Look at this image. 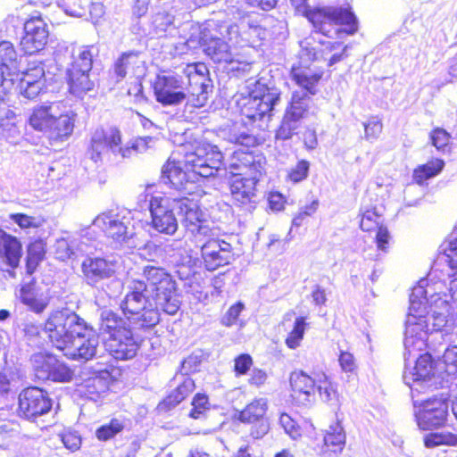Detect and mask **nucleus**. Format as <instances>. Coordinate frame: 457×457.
I'll list each match as a JSON object with an SVG mask.
<instances>
[{"label": "nucleus", "mask_w": 457, "mask_h": 457, "mask_svg": "<svg viewBox=\"0 0 457 457\" xmlns=\"http://www.w3.org/2000/svg\"><path fill=\"white\" fill-rule=\"evenodd\" d=\"M179 304L176 281L171 275L164 268L146 265L141 278L130 281L120 309L140 328H150L160 321L159 307L165 313L174 315Z\"/></svg>", "instance_id": "f257e3e1"}, {"label": "nucleus", "mask_w": 457, "mask_h": 457, "mask_svg": "<svg viewBox=\"0 0 457 457\" xmlns=\"http://www.w3.org/2000/svg\"><path fill=\"white\" fill-rule=\"evenodd\" d=\"M183 72L187 78L186 86L182 77L178 74H157L152 84L155 100L163 106L178 105L185 100L195 108L204 106L208 100L207 66L203 62H189Z\"/></svg>", "instance_id": "f03ea898"}, {"label": "nucleus", "mask_w": 457, "mask_h": 457, "mask_svg": "<svg viewBox=\"0 0 457 457\" xmlns=\"http://www.w3.org/2000/svg\"><path fill=\"white\" fill-rule=\"evenodd\" d=\"M183 213L182 224L186 236L194 242H205L201 246L202 258L206 270L213 271L229 263L231 245L229 243L214 238L213 228L209 226L200 207L187 197L174 199Z\"/></svg>", "instance_id": "7ed1b4c3"}, {"label": "nucleus", "mask_w": 457, "mask_h": 457, "mask_svg": "<svg viewBox=\"0 0 457 457\" xmlns=\"http://www.w3.org/2000/svg\"><path fill=\"white\" fill-rule=\"evenodd\" d=\"M323 47L316 49L304 46L301 49L298 62L290 68L289 75L296 86L303 89L306 96H314L324 77V71L315 65L319 61H327L331 67L348 57L349 46L342 41L326 42Z\"/></svg>", "instance_id": "20e7f679"}, {"label": "nucleus", "mask_w": 457, "mask_h": 457, "mask_svg": "<svg viewBox=\"0 0 457 457\" xmlns=\"http://www.w3.org/2000/svg\"><path fill=\"white\" fill-rule=\"evenodd\" d=\"M303 16L316 33L327 37L335 35L339 38L342 34L352 36L359 30L358 18L350 4L306 8Z\"/></svg>", "instance_id": "39448f33"}, {"label": "nucleus", "mask_w": 457, "mask_h": 457, "mask_svg": "<svg viewBox=\"0 0 457 457\" xmlns=\"http://www.w3.org/2000/svg\"><path fill=\"white\" fill-rule=\"evenodd\" d=\"M99 329L106 336L105 350L115 360L128 361L137 355L140 344L122 317L112 311L103 312Z\"/></svg>", "instance_id": "423d86ee"}, {"label": "nucleus", "mask_w": 457, "mask_h": 457, "mask_svg": "<svg viewBox=\"0 0 457 457\" xmlns=\"http://www.w3.org/2000/svg\"><path fill=\"white\" fill-rule=\"evenodd\" d=\"M45 330L53 345L62 351L69 348L68 344L72 339L88 336L92 327L76 312L58 310L49 315Z\"/></svg>", "instance_id": "0eeeda50"}, {"label": "nucleus", "mask_w": 457, "mask_h": 457, "mask_svg": "<svg viewBox=\"0 0 457 457\" xmlns=\"http://www.w3.org/2000/svg\"><path fill=\"white\" fill-rule=\"evenodd\" d=\"M28 124L32 129L47 135L52 140L62 141L73 132L75 114L67 112L56 113L52 104H40L31 109Z\"/></svg>", "instance_id": "6e6552de"}, {"label": "nucleus", "mask_w": 457, "mask_h": 457, "mask_svg": "<svg viewBox=\"0 0 457 457\" xmlns=\"http://www.w3.org/2000/svg\"><path fill=\"white\" fill-rule=\"evenodd\" d=\"M235 25L212 21L200 30L198 44L204 54L215 63H232L234 54L229 45Z\"/></svg>", "instance_id": "1a4fd4ad"}, {"label": "nucleus", "mask_w": 457, "mask_h": 457, "mask_svg": "<svg viewBox=\"0 0 457 457\" xmlns=\"http://www.w3.org/2000/svg\"><path fill=\"white\" fill-rule=\"evenodd\" d=\"M175 154L182 157L185 169L192 173L195 179L215 175L223 159L218 146L208 143L196 145L194 151L182 147Z\"/></svg>", "instance_id": "9d476101"}, {"label": "nucleus", "mask_w": 457, "mask_h": 457, "mask_svg": "<svg viewBox=\"0 0 457 457\" xmlns=\"http://www.w3.org/2000/svg\"><path fill=\"white\" fill-rule=\"evenodd\" d=\"M91 49L92 47L88 46H82L66 71L68 90L71 95L79 97L93 90L95 87L94 81L89 78L93 67Z\"/></svg>", "instance_id": "9b49d317"}, {"label": "nucleus", "mask_w": 457, "mask_h": 457, "mask_svg": "<svg viewBox=\"0 0 457 457\" xmlns=\"http://www.w3.org/2000/svg\"><path fill=\"white\" fill-rule=\"evenodd\" d=\"M121 376L122 369L110 364L85 378L79 385V392L85 398L97 402L111 392L112 386L120 381Z\"/></svg>", "instance_id": "f8f14e48"}, {"label": "nucleus", "mask_w": 457, "mask_h": 457, "mask_svg": "<svg viewBox=\"0 0 457 457\" xmlns=\"http://www.w3.org/2000/svg\"><path fill=\"white\" fill-rule=\"evenodd\" d=\"M49 31L42 13L35 11L29 14L23 22V33L20 39V48L26 55L40 53L47 45Z\"/></svg>", "instance_id": "ddd939ff"}, {"label": "nucleus", "mask_w": 457, "mask_h": 457, "mask_svg": "<svg viewBox=\"0 0 457 457\" xmlns=\"http://www.w3.org/2000/svg\"><path fill=\"white\" fill-rule=\"evenodd\" d=\"M53 403L46 391L37 386H28L18 396L17 414L34 421L52 410Z\"/></svg>", "instance_id": "4468645a"}, {"label": "nucleus", "mask_w": 457, "mask_h": 457, "mask_svg": "<svg viewBox=\"0 0 457 457\" xmlns=\"http://www.w3.org/2000/svg\"><path fill=\"white\" fill-rule=\"evenodd\" d=\"M359 228L365 234H374V242L377 249L382 253H387L392 237L387 226L384 223L383 216L377 210L376 206L361 208L358 213Z\"/></svg>", "instance_id": "2eb2a0df"}, {"label": "nucleus", "mask_w": 457, "mask_h": 457, "mask_svg": "<svg viewBox=\"0 0 457 457\" xmlns=\"http://www.w3.org/2000/svg\"><path fill=\"white\" fill-rule=\"evenodd\" d=\"M278 100L279 94L271 92L265 85H258L245 98L241 112L249 120H260L265 115H271L273 106Z\"/></svg>", "instance_id": "dca6fc26"}, {"label": "nucleus", "mask_w": 457, "mask_h": 457, "mask_svg": "<svg viewBox=\"0 0 457 457\" xmlns=\"http://www.w3.org/2000/svg\"><path fill=\"white\" fill-rule=\"evenodd\" d=\"M429 304L425 291L419 288V295L411 293L410 296L409 312L405 320V337H414L428 329V316Z\"/></svg>", "instance_id": "f3484780"}, {"label": "nucleus", "mask_w": 457, "mask_h": 457, "mask_svg": "<svg viewBox=\"0 0 457 457\" xmlns=\"http://www.w3.org/2000/svg\"><path fill=\"white\" fill-rule=\"evenodd\" d=\"M448 401L433 397L423 401L415 413L418 426L423 430L442 428L448 417Z\"/></svg>", "instance_id": "a211bd4d"}, {"label": "nucleus", "mask_w": 457, "mask_h": 457, "mask_svg": "<svg viewBox=\"0 0 457 457\" xmlns=\"http://www.w3.org/2000/svg\"><path fill=\"white\" fill-rule=\"evenodd\" d=\"M268 408L266 398H253L237 415V420L241 423L257 425L250 431V436L254 439L262 438L270 430L266 417Z\"/></svg>", "instance_id": "6ab92c4d"}, {"label": "nucleus", "mask_w": 457, "mask_h": 457, "mask_svg": "<svg viewBox=\"0 0 457 457\" xmlns=\"http://www.w3.org/2000/svg\"><path fill=\"white\" fill-rule=\"evenodd\" d=\"M23 246L20 238L0 228V270L9 278H16V270L21 267Z\"/></svg>", "instance_id": "aec40b11"}, {"label": "nucleus", "mask_w": 457, "mask_h": 457, "mask_svg": "<svg viewBox=\"0 0 457 457\" xmlns=\"http://www.w3.org/2000/svg\"><path fill=\"white\" fill-rule=\"evenodd\" d=\"M319 370L308 373L303 370H294L289 376L292 399L299 405H307L314 401Z\"/></svg>", "instance_id": "412c9836"}, {"label": "nucleus", "mask_w": 457, "mask_h": 457, "mask_svg": "<svg viewBox=\"0 0 457 457\" xmlns=\"http://www.w3.org/2000/svg\"><path fill=\"white\" fill-rule=\"evenodd\" d=\"M266 158L256 150L237 148L230 158V168L238 170L237 174L247 176H262L264 172Z\"/></svg>", "instance_id": "4be33fe9"}, {"label": "nucleus", "mask_w": 457, "mask_h": 457, "mask_svg": "<svg viewBox=\"0 0 457 457\" xmlns=\"http://www.w3.org/2000/svg\"><path fill=\"white\" fill-rule=\"evenodd\" d=\"M261 176L234 174L229 182V191L234 204L240 207H252L255 203L257 183Z\"/></svg>", "instance_id": "5701e85b"}, {"label": "nucleus", "mask_w": 457, "mask_h": 457, "mask_svg": "<svg viewBox=\"0 0 457 457\" xmlns=\"http://www.w3.org/2000/svg\"><path fill=\"white\" fill-rule=\"evenodd\" d=\"M121 145L120 131L115 127L96 129L91 138L89 154L90 158L97 161L104 152L114 150Z\"/></svg>", "instance_id": "b1692460"}, {"label": "nucleus", "mask_w": 457, "mask_h": 457, "mask_svg": "<svg viewBox=\"0 0 457 457\" xmlns=\"http://www.w3.org/2000/svg\"><path fill=\"white\" fill-rule=\"evenodd\" d=\"M36 371L38 376L54 382H70L74 377V371L67 364L52 355L42 356Z\"/></svg>", "instance_id": "393cba45"}, {"label": "nucleus", "mask_w": 457, "mask_h": 457, "mask_svg": "<svg viewBox=\"0 0 457 457\" xmlns=\"http://www.w3.org/2000/svg\"><path fill=\"white\" fill-rule=\"evenodd\" d=\"M181 156L170 158L162 169V179L166 184L176 190L185 189L186 185L194 179L190 171L185 169Z\"/></svg>", "instance_id": "a878e982"}, {"label": "nucleus", "mask_w": 457, "mask_h": 457, "mask_svg": "<svg viewBox=\"0 0 457 457\" xmlns=\"http://www.w3.org/2000/svg\"><path fill=\"white\" fill-rule=\"evenodd\" d=\"M69 348L62 349L63 355L71 360L88 361L92 359L96 353L97 340L94 337V328L92 332L84 337L72 339L70 341Z\"/></svg>", "instance_id": "bb28decb"}, {"label": "nucleus", "mask_w": 457, "mask_h": 457, "mask_svg": "<svg viewBox=\"0 0 457 457\" xmlns=\"http://www.w3.org/2000/svg\"><path fill=\"white\" fill-rule=\"evenodd\" d=\"M45 72L42 67H33L26 71L20 79L21 94L29 100L37 97L44 87Z\"/></svg>", "instance_id": "cd10ccee"}, {"label": "nucleus", "mask_w": 457, "mask_h": 457, "mask_svg": "<svg viewBox=\"0 0 457 457\" xmlns=\"http://www.w3.org/2000/svg\"><path fill=\"white\" fill-rule=\"evenodd\" d=\"M195 380L191 378H184L173 390H171L158 404L161 411H168L186 400L195 389Z\"/></svg>", "instance_id": "c85d7f7f"}, {"label": "nucleus", "mask_w": 457, "mask_h": 457, "mask_svg": "<svg viewBox=\"0 0 457 457\" xmlns=\"http://www.w3.org/2000/svg\"><path fill=\"white\" fill-rule=\"evenodd\" d=\"M316 394L322 402L328 404H336L340 400L338 383L323 370H319Z\"/></svg>", "instance_id": "c756f323"}, {"label": "nucleus", "mask_w": 457, "mask_h": 457, "mask_svg": "<svg viewBox=\"0 0 457 457\" xmlns=\"http://www.w3.org/2000/svg\"><path fill=\"white\" fill-rule=\"evenodd\" d=\"M46 242L42 238L31 240L26 246L25 270L28 276H32L41 262L46 259Z\"/></svg>", "instance_id": "7c9ffc66"}, {"label": "nucleus", "mask_w": 457, "mask_h": 457, "mask_svg": "<svg viewBox=\"0 0 457 457\" xmlns=\"http://www.w3.org/2000/svg\"><path fill=\"white\" fill-rule=\"evenodd\" d=\"M82 271L87 279L92 282L108 278L114 273L110 262L103 258H87L82 262Z\"/></svg>", "instance_id": "2f4dec72"}, {"label": "nucleus", "mask_w": 457, "mask_h": 457, "mask_svg": "<svg viewBox=\"0 0 457 457\" xmlns=\"http://www.w3.org/2000/svg\"><path fill=\"white\" fill-rule=\"evenodd\" d=\"M445 162L440 158H432L426 163L417 166L413 170V181L418 185L425 184L428 179L437 176L445 168Z\"/></svg>", "instance_id": "473e14b6"}, {"label": "nucleus", "mask_w": 457, "mask_h": 457, "mask_svg": "<svg viewBox=\"0 0 457 457\" xmlns=\"http://www.w3.org/2000/svg\"><path fill=\"white\" fill-rule=\"evenodd\" d=\"M309 101V96L294 92L284 113L301 121L308 115Z\"/></svg>", "instance_id": "72a5a7b5"}, {"label": "nucleus", "mask_w": 457, "mask_h": 457, "mask_svg": "<svg viewBox=\"0 0 457 457\" xmlns=\"http://www.w3.org/2000/svg\"><path fill=\"white\" fill-rule=\"evenodd\" d=\"M99 220L103 222L102 230L107 238L117 242L124 241L127 238V227L122 221L115 220L110 215H104Z\"/></svg>", "instance_id": "f704fd0d"}, {"label": "nucleus", "mask_w": 457, "mask_h": 457, "mask_svg": "<svg viewBox=\"0 0 457 457\" xmlns=\"http://www.w3.org/2000/svg\"><path fill=\"white\" fill-rule=\"evenodd\" d=\"M308 327L305 316L300 315L295 319L293 327L285 338V345L288 349L295 350L301 345Z\"/></svg>", "instance_id": "c9c22d12"}, {"label": "nucleus", "mask_w": 457, "mask_h": 457, "mask_svg": "<svg viewBox=\"0 0 457 457\" xmlns=\"http://www.w3.org/2000/svg\"><path fill=\"white\" fill-rule=\"evenodd\" d=\"M150 224L157 232L169 236L174 235L179 228V223L173 211L152 216Z\"/></svg>", "instance_id": "e433bc0d"}, {"label": "nucleus", "mask_w": 457, "mask_h": 457, "mask_svg": "<svg viewBox=\"0 0 457 457\" xmlns=\"http://www.w3.org/2000/svg\"><path fill=\"white\" fill-rule=\"evenodd\" d=\"M431 145L441 154H451L453 150V137L450 132L441 127L433 128L429 132Z\"/></svg>", "instance_id": "4c0bfd02"}, {"label": "nucleus", "mask_w": 457, "mask_h": 457, "mask_svg": "<svg viewBox=\"0 0 457 457\" xmlns=\"http://www.w3.org/2000/svg\"><path fill=\"white\" fill-rule=\"evenodd\" d=\"M36 284L35 278L29 283L23 285L21 288V302L29 306V308L36 313H41L46 308L47 303L38 299L34 292V287Z\"/></svg>", "instance_id": "58836bf2"}, {"label": "nucleus", "mask_w": 457, "mask_h": 457, "mask_svg": "<svg viewBox=\"0 0 457 457\" xmlns=\"http://www.w3.org/2000/svg\"><path fill=\"white\" fill-rule=\"evenodd\" d=\"M18 68V55L14 46L9 41L0 42V69L8 74Z\"/></svg>", "instance_id": "ea45409f"}, {"label": "nucleus", "mask_w": 457, "mask_h": 457, "mask_svg": "<svg viewBox=\"0 0 457 457\" xmlns=\"http://www.w3.org/2000/svg\"><path fill=\"white\" fill-rule=\"evenodd\" d=\"M138 53L129 51L122 53L113 64V73L117 81L123 79L128 71L132 69L137 63Z\"/></svg>", "instance_id": "a19ab883"}, {"label": "nucleus", "mask_w": 457, "mask_h": 457, "mask_svg": "<svg viewBox=\"0 0 457 457\" xmlns=\"http://www.w3.org/2000/svg\"><path fill=\"white\" fill-rule=\"evenodd\" d=\"M125 428L123 420L118 418H112L106 424H103L96 430V437L101 442H106L114 438Z\"/></svg>", "instance_id": "79ce46f5"}, {"label": "nucleus", "mask_w": 457, "mask_h": 457, "mask_svg": "<svg viewBox=\"0 0 457 457\" xmlns=\"http://www.w3.org/2000/svg\"><path fill=\"white\" fill-rule=\"evenodd\" d=\"M300 122L284 113L280 124L275 131V138L282 141L290 139L295 134Z\"/></svg>", "instance_id": "37998d69"}, {"label": "nucleus", "mask_w": 457, "mask_h": 457, "mask_svg": "<svg viewBox=\"0 0 457 457\" xmlns=\"http://www.w3.org/2000/svg\"><path fill=\"white\" fill-rule=\"evenodd\" d=\"M192 408L188 416L193 420L204 417L211 408L209 396L204 393H196L191 401Z\"/></svg>", "instance_id": "c03bdc74"}, {"label": "nucleus", "mask_w": 457, "mask_h": 457, "mask_svg": "<svg viewBox=\"0 0 457 457\" xmlns=\"http://www.w3.org/2000/svg\"><path fill=\"white\" fill-rule=\"evenodd\" d=\"M231 142L237 145L238 148L245 150H255L258 146L264 143V138L253 133L241 132L234 136Z\"/></svg>", "instance_id": "a18cd8bd"}, {"label": "nucleus", "mask_w": 457, "mask_h": 457, "mask_svg": "<svg viewBox=\"0 0 457 457\" xmlns=\"http://www.w3.org/2000/svg\"><path fill=\"white\" fill-rule=\"evenodd\" d=\"M345 443V436L341 429L331 428L324 436V445L327 451L340 452Z\"/></svg>", "instance_id": "49530a36"}, {"label": "nucleus", "mask_w": 457, "mask_h": 457, "mask_svg": "<svg viewBox=\"0 0 457 457\" xmlns=\"http://www.w3.org/2000/svg\"><path fill=\"white\" fill-rule=\"evenodd\" d=\"M253 365V357L249 353H242L235 356L232 371L236 378H240L247 375Z\"/></svg>", "instance_id": "de8ad7c7"}, {"label": "nucleus", "mask_w": 457, "mask_h": 457, "mask_svg": "<svg viewBox=\"0 0 457 457\" xmlns=\"http://www.w3.org/2000/svg\"><path fill=\"white\" fill-rule=\"evenodd\" d=\"M310 162L307 160H300L292 167L287 174V180L293 184L304 180L309 174Z\"/></svg>", "instance_id": "09e8293b"}, {"label": "nucleus", "mask_w": 457, "mask_h": 457, "mask_svg": "<svg viewBox=\"0 0 457 457\" xmlns=\"http://www.w3.org/2000/svg\"><path fill=\"white\" fill-rule=\"evenodd\" d=\"M151 217L172 211L170 199L165 195H153L149 200Z\"/></svg>", "instance_id": "8fccbe9b"}, {"label": "nucleus", "mask_w": 457, "mask_h": 457, "mask_svg": "<svg viewBox=\"0 0 457 457\" xmlns=\"http://www.w3.org/2000/svg\"><path fill=\"white\" fill-rule=\"evenodd\" d=\"M9 218L21 229L37 228L41 225L36 217L23 212L11 213Z\"/></svg>", "instance_id": "3c124183"}, {"label": "nucleus", "mask_w": 457, "mask_h": 457, "mask_svg": "<svg viewBox=\"0 0 457 457\" xmlns=\"http://www.w3.org/2000/svg\"><path fill=\"white\" fill-rule=\"evenodd\" d=\"M454 436L448 433H430L424 438V444L427 447H435L442 445L454 444Z\"/></svg>", "instance_id": "603ef678"}, {"label": "nucleus", "mask_w": 457, "mask_h": 457, "mask_svg": "<svg viewBox=\"0 0 457 457\" xmlns=\"http://www.w3.org/2000/svg\"><path fill=\"white\" fill-rule=\"evenodd\" d=\"M338 363L345 373H356L358 365L353 354L348 351H341L338 355Z\"/></svg>", "instance_id": "864d4df0"}, {"label": "nucleus", "mask_w": 457, "mask_h": 457, "mask_svg": "<svg viewBox=\"0 0 457 457\" xmlns=\"http://www.w3.org/2000/svg\"><path fill=\"white\" fill-rule=\"evenodd\" d=\"M268 379L269 376L266 370L255 368L252 370L247 383L250 386L260 389L266 386Z\"/></svg>", "instance_id": "5fc2aeb1"}, {"label": "nucleus", "mask_w": 457, "mask_h": 457, "mask_svg": "<svg viewBox=\"0 0 457 457\" xmlns=\"http://www.w3.org/2000/svg\"><path fill=\"white\" fill-rule=\"evenodd\" d=\"M244 309V304L241 302H237L232 304L226 314L223 316L221 320V323L226 327H230L234 325Z\"/></svg>", "instance_id": "6e6d98bb"}, {"label": "nucleus", "mask_w": 457, "mask_h": 457, "mask_svg": "<svg viewBox=\"0 0 457 457\" xmlns=\"http://www.w3.org/2000/svg\"><path fill=\"white\" fill-rule=\"evenodd\" d=\"M432 361L424 356L419 358L415 365L417 375L424 378L432 374Z\"/></svg>", "instance_id": "4d7b16f0"}, {"label": "nucleus", "mask_w": 457, "mask_h": 457, "mask_svg": "<svg viewBox=\"0 0 457 457\" xmlns=\"http://www.w3.org/2000/svg\"><path fill=\"white\" fill-rule=\"evenodd\" d=\"M286 198L278 192H270L268 195L269 208L274 212L282 211L285 207Z\"/></svg>", "instance_id": "13d9d810"}, {"label": "nucleus", "mask_w": 457, "mask_h": 457, "mask_svg": "<svg viewBox=\"0 0 457 457\" xmlns=\"http://www.w3.org/2000/svg\"><path fill=\"white\" fill-rule=\"evenodd\" d=\"M451 269L457 270V238L451 240L445 250Z\"/></svg>", "instance_id": "bf43d9fd"}, {"label": "nucleus", "mask_w": 457, "mask_h": 457, "mask_svg": "<svg viewBox=\"0 0 457 457\" xmlns=\"http://www.w3.org/2000/svg\"><path fill=\"white\" fill-rule=\"evenodd\" d=\"M279 422L283 426L284 429L292 437L299 436V428L294 425V422L289 415L283 413L279 417Z\"/></svg>", "instance_id": "052dcab7"}, {"label": "nucleus", "mask_w": 457, "mask_h": 457, "mask_svg": "<svg viewBox=\"0 0 457 457\" xmlns=\"http://www.w3.org/2000/svg\"><path fill=\"white\" fill-rule=\"evenodd\" d=\"M62 443L66 448L75 451L79 448L81 439L79 436L71 432H67L62 435Z\"/></svg>", "instance_id": "680f3d73"}, {"label": "nucleus", "mask_w": 457, "mask_h": 457, "mask_svg": "<svg viewBox=\"0 0 457 457\" xmlns=\"http://www.w3.org/2000/svg\"><path fill=\"white\" fill-rule=\"evenodd\" d=\"M312 298L315 305L322 306L326 304L327 295L326 291L320 286L317 285L312 291Z\"/></svg>", "instance_id": "e2e57ef3"}, {"label": "nucleus", "mask_w": 457, "mask_h": 457, "mask_svg": "<svg viewBox=\"0 0 457 457\" xmlns=\"http://www.w3.org/2000/svg\"><path fill=\"white\" fill-rule=\"evenodd\" d=\"M382 130V123L378 120H370L365 124V135L367 137H375Z\"/></svg>", "instance_id": "0e129e2a"}, {"label": "nucleus", "mask_w": 457, "mask_h": 457, "mask_svg": "<svg viewBox=\"0 0 457 457\" xmlns=\"http://www.w3.org/2000/svg\"><path fill=\"white\" fill-rule=\"evenodd\" d=\"M303 142L306 149H315L318 145V139L315 131L306 130L303 133Z\"/></svg>", "instance_id": "69168bd1"}, {"label": "nucleus", "mask_w": 457, "mask_h": 457, "mask_svg": "<svg viewBox=\"0 0 457 457\" xmlns=\"http://www.w3.org/2000/svg\"><path fill=\"white\" fill-rule=\"evenodd\" d=\"M249 5L260 7L262 10L270 11L276 6L277 0H245Z\"/></svg>", "instance_id": "338daca9"}, {"label": "nucleus", "mask_w": 457, "mask_h": 457, "mask_svg": "<svg viewBox=\"0 0 457 457\" xmlns=\"http://www.w3.org/2000/svg\"><path fill=\"white\" fill-rule=\"evenodd\" d=\"M10 391V380L7 376L0 372V396L8 394Z\"/></svg>", "instance_id": "774afa93"}]
</instances>
